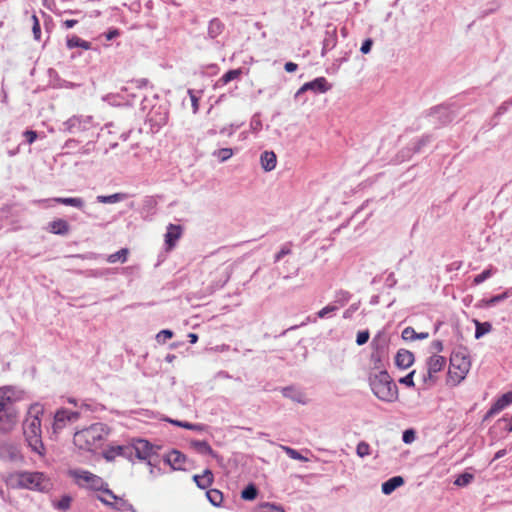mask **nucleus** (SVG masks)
<instances>
[{
    "label": "nucleus",
    "instance_id": "obj_10",
    "mask_svg": "<svg viewBox=\"0 0 512 512\" xmlns=\"http://www.w3.org/2000/svg\"><path fill=\"white\" fill-rule=\"evenodd\" d=\"M153 446L150 442L144 439H137L131 444V459L133 456L138 458L139 460L147 461L149 466L153 465L152 456H153Z\"/></svg>",
    "mask_w": 512,
    "mask_h": 512
},
{
    "label": "nucleus",
    "instance_id": "obj_11",
    "mask_svg": "<svg viewBox=\"0 0 512 512\" xmlns=\"http://www.w3.org/2000/svg\"><path fill=\"white\" fill-rule=\"evenodd\" d=\"M432 124L435 126L446 125L450 123L455 115L450 106L438 105L429 110L427 113Z\"/></svg>",
    "mask_w": 512,
    "mask_h": 512
},
{
    "label": "nucleus",
    "instance_id": "obj_64",
    "mask_svg": "<svg viewBox=\"0 0 512 512\" xmlns=\"http://www.w3.org/2000/svg\"><path fill=\"white\" fill-rule=\"evenodd\" d=\"M78 144H79V141H78V140H76V139H68V140L64 143L63 148H64V149H67V150H71V149L76 148Z\"/></svg>",
    "mask_w": 512,
    "mask_h": 512
},
{
    "label": "nucleus",
    "instance_id": "obj_19",
    "mask_svg": "<svg viewBox=\"0 0 512 512\" xmlns=\"http://www.w3.org/2000/svg\"><path fill=\"white\" fill-rule=\"evenodd\" d=\"M446 364V359L440 355H433L427 362L428 377L432 378L434 374L440 372Z\"/></svg>",
    "mask_w": 512,
    "mask_h": 512
},
{
    "label": "nucleus",
    "instance_id": "obj_9",
    "mask_svg": "<svg viewBox=\"0 0 512 512\" xmlns=\"http://www.w3.org/2000/svg\"><path fill=\"white\" fill-rule=\"evenodd\" d=\"M80 418L78 411H70L65 408L58 409L55 412L52 429L54 433H59L67 425L76 422Z\"/></svg>",
    "mask_w": 512,
    "mask_h": 512
},
{
    "label": "nucleus",
    "instance_id": "obj_5",
    "mask_svg": "<svg viewBox=\"0 0 512 512\" xmlns=\"http://www.w3.org/2000/svg\"><path fill=\"white\" fill-rule=\"evenodd\" d=\"M14 392L10 387L0 388V432H9L17 422Z\"/></svg>",
    "mask_w": 512,
    "mask_h": 512
},
{
    "label": "nucleus",
    "instance_id": "obj_62",
    "mask_svg": "<svg viewBox=\"0 0 512 512\" xmlns=\"http://www.w3.org/2000/svg\"><path fill=\"white\" fill-rule=\"evenodd\" d=\"M25 137H26V140L29 144H32L36 138H37V133L33 130H27L25 131L24 133Z\"/></svg>",
    "mask_w": 512,
    "mask_h": 512
},
{
    "label": "nucleus",
    "instance_id": "obj_33",
    "mask_svg": "<svg viewBox=\"0 0 512 512\" xmlns=\"http://www.w3.org/2000/svg\"><path fill=\"white\" fill-rule=\"evenodd\" d=\"M496 408L501 412L507 406L512 404V391L504 393L501 397H499L494 403Z\"/></svg>",
    "mask_w": 512,
    "mask_h": 512
},
{
    "label": "nucleus",
    "instance_id": "obj_6",
    "mask_svg": "<svg viewBox=\"0 0 512 512\" xmlns=\"http://www.w3.org/2000/svg\"><path fill=\"white\" fill-rule=\"evenodd\" d=\"M470 369V361L462 353H453L450 358L448 377L454 384L463 380Z\"/></svg>",
    "mask_w": 512,
    "mask_h": 512
},
{
    "label": "nucleus",
    "instance_id": "obj_1",
    "mask_svg": "<svg viewBox=\"0 0 512 512\" xmlns=\"http://www.w3.org/2000/svg\"><path fill=\"white\" fill-rule=\"evenodd\" d=\"M44 412L43 406L35 403L30 406L27 416L23 421V434L28 446L39 456H44L46 449L42 441L40 415Z\"/></svg>",
    "mask_w": 512,
    "mask_h": 512
},
{
    "label": "nucleus",
    "instance_id": "obj_43",
    "mask_svg": "<svg viewBox=\"0 0 512 512\" xmlns=\"http://www.w3.org/2000/svg\"><path fill=\"white\" fill-rule=\"evenodd\" d=\"M473 478L474 476L470 473H462L456 478L454 484L459 487H464L468 485L473 480Z\"/></svg>",
    "mask_w": 512,
    "mask_h": 512
},
{
    "label": "nucleus",
    "instance_id": "obj_13",
    "mask_svg": "<svg viewBox=\"0 0 512 512\" xmlns=\"http://www.w3.org/2000/svg\"><path fill=\"white\" fill-rule=\"evenodd\" d=\"M282 395L285 398L292 400L293 402L305 405L308 403L306 394L295 386H287L281 389Z\"/></svg>",
    "mask_w": 512,
    "mask_h": 512
},
{
    "label": "nucleus",
    "instance_id": "obj_63",
    "mask_svg": "<svg viewBox=\"0 0 512 512\" xmlns=\"http://www.w3.org/2000/svg\"><path fill=\"white\" fill-rule=\"evenodd\" d=\"M499 412L500 411L496 408V406L494 404H492L490 409L486 412L483 420L486 421V420L490 419L491 417H493L494 415L498 414Z\"/></svg>",
    "mask_w": 512,
    "mask_h": 512
},
{
    "label": "nucleus",
    "instance_id": "obj_61",
    "mask_svg": "<svg viewBox=\"0 0 512 512\" xmlns=\"http://www.w3.org/2000/svg\"><path fill=\"white\" fill-rule=\"evenodd\" d=\"M130 84L133 86V87H136L138 89H141L145 86H147L148 84V80L145 79V78H142V79H136V80H133L130 82Z\"/></svg>",
    "mask_w": 512,
    "mask_h": 512
},
{
    "label": "nucleus",
    "instance_id": "obj_14",
    "mask_svg": "<svg viewBox=\"0 0 512 512\" xmlns=\"http://www.w3.org/2000/svg\"><path fill=\"white\" fill-rule=\"evenodd\" d=\"M98 500L119 512H136L131 503L120 497H118L115 501L111 502L102 496H98Z\"/></svg>",
    "mask_w": 512,
    "mask_h": 512
},
{
    "label": "nucleus",
    "instance_id": "obj_24",
    "mask_svg": "<svg viewBox=\"0 0 512 512\" xmlns=\"http://www.w3.org/2000/svg\"><path fill=\"white\" fill-rule=\"evenodd\" d=\"M193 480L200 489H207L213 482V473L206 469L202 475H194Z\"/></svg>",
    "mask_w": 512,
    "mask_h": 512
},
{
    "label": "nucleus",
    "instance_id": "obj_58",
    "mask_svg": "<svg viewBox=\"0 0 512 512\" xmlns=\"http://www.w3.org/2000/svg\"><path fill=\"white\" fill-rule=\"evenodd\" d=\"M359 309V304L354 303L347 308L343 313V318L349 319L353 316V314Z\"/></svg>",
    "mask_w": 512,
    "mask_h": 512
},
{
    "label": "nucleus",
    "instance_id": "obj_59",
    "mask_svg": "<svg viewBox=\"0 0 512 512\" xmlns=\"http://www.w3.org/2000/svg\"><path fill=\"white\" fill-rule=\"evenodd\" d=\"M372 45H373V41L372 39L370 38H367L363 41L361 47H360V51L363 53V54H367L371 51V48H372Z\"/></svg>",
    "mask_w": 512,
    "mask_h": 512
},
{
    "label": "nucleus",
    "instance_id": "obj_2",
    "mask_svg": "<svg viewBox=\"0 0 512 512\" xmlns=\"http://www.w3.org/2000/svg\"><path fill=\"white\" fill-rule=\"evenodd\" d=\"M368 381L373 394L379 400L387 403L398 400V387L386 370L371 371Z\"/></svg>",
    "mask_w": 512,
    "mask_h": 512
},
{
    "label": "nucleus",
    "instance_id": "obj_12",
    "mask_svg": "<svg viewBox=\"0 0 512 512\" xmlns=\"http://www.w3.org/2000/svg\"><path fill=\"white\" fill-rule=\"evenodd\" d=\"M331 89V85L328 83L325 77H318L310 82L304 83L296 92L295 98H299L303 93L311 91L315 94L325 93Z\"/></svg>",
    "mask_w": 512,
    "mask_h": 512
},
{
    "label": "nucleus",
    "instance_id": "obj_51",
    "mask_svg": "<svg viewBox=\"0 0 512 512\" xmlns=\"http://www.w3.org/2000/svg\"><path fill=\"white\" fill-rule=\"evenodd\" d=\"M416 439V432L413 429H406L402 434V441L405 444H411Z\"/></svg>",
    "mask_w": 512,
    "mask_h": 512
},
{
    "label": "nucleus",
    "instance_id": "obj_25",
    "mask_svg": "<svg viewBox=\"0 0 512 512\" xmlns=\"http://www.w3.org/2000/svg\"><path fill=\"white\" fill-rule=\"evenodd\" d=\"M66 45H67V48H69V49H73L76 47L82 48L84 50L91 49L90 42L83 40L76 35H71V36L67 37Z\"/></svg>",
    "mask_w": 512,
    "mask_h": 512
},
{
    "label": "nucleus",
    "instance_id": "obj_22",
    "mask_svg": "<svg viewBox=\"0 0 512 512\" xmlns=\"http://www.w3.org/2000/svg\"><path fill=\"white\" fill-rule=\"evenodd\" d=\"M404 484V479L401 476H394L382 483L381 491L385 495H390L398 487Z\"/></svg>",
    "mask_w": 512,
    "mask_h": 512
},
{
    "label": "nucleus",
    "instance_id": "obj_38",
    "mask_svg": "<svg viewBox=\"0 0 512 512\" xmlns=\"http://www.w3.org/2000/svg\"><path fill=\"white\" fill-rule=\"evenodd\" d=\"M157 206V200L153 196H147L143 200V212L146 214H154Z\"/></svg>",
    "mask_w": 512,
    "mask_h": 512
},
{
    "label": "nucleus",
    "instance_id": "obj_28",
    "mask_svg": "<svg viewBox=\"0 0 512 512\" xmlns=\"http://www.w3.org/2000/svg\"><path fill=\"white\" fill-rule=\"evenodd\" d=\"M223 28H224V25L219 19H217V18L212 19L209 22V26H208L209 37L212 39L218 37L222 33Z\"/></svg>",
    "mask_w": 512,
    "mask_h": 512
},
{
    "label": "nucleus",
    "instance_id": "obj_3",
    "mask_svg": "<svg viewBox=\"0 0 512 512\" xmlns=\"http://www.w3.org/2000/svg\"><path fill=\"white\" fill-rule=\"evenodd\" d=\"M108 431L105 424L97 422L91 426L77 431L73 442L81 450L94 451L102 445Z\"/></svg>",
    "mask_w": 512,
    "mask_h": 512
},
{
    "label": "nucleus",
    "instance_id": "obj_41",
    "mask_svg": "<svg viewBox=\"0 0 512 512\" xmlns=\"http://www.w3.org/2000/svg\"><path fill=\"white\" fill-rule=\"evenodd\" d=\"M220 162H225L230 159L233 155V150L231 148H221L213 153Z\"/></svg>",
    "mask_w": 512,
    "mask_h": 512
},
{
    "label": "nucleus",
    "instance_id": "obj_37",
    "mask_svg": "<svg viewBox=\"0 0 512 512\" xmlns=\"http://www.w3.org/2000/svg\"><path fill=\"white\" fill-rule=\"evenodd\" d=\"M323 44L326 48L333 49L337 44V33L334 28L332 31L327 30L323 39Z\"/></svg>",
    "mask_w": 512,
    "mask_h": 512
},
{
    "label": "nucleus",
    "instance_id": "obj_30",
    "mask_svg": "<svg viewBox=\"0 0 512 512\" xmlns=\"http://www.w3.org/2000/svg\"><path fill=\"white\" fill-rule=\"evenodd\" d=\"M475 323V338L480 339L485 334L489 333L492 330V324L490 322H480L478 320H474Z\"/></svg>",
    "mask_w": 512,
    "mask_h": 512
},
{
    "label": "nucleus",
    "instance_id": "obj_32",
    "mask_svg": "<svg viewBox=\"0 0 512 512\" xmlns=\"http://www.w3.org/2000/svg\"><path fill=\"white\" fill-rule=\"evenodd\" d=\"M402 338L404 340H416V339H425L428 337V333H416V331L412 327H406L402 331Z\"/></svg>",
    "mask_w": 512,
    "mask_h": 512
},
{
    "label": "nucleus",
    "instance_id": "obj_36",
    "mask_svg": "<svg viewBox=\"0 0 512 512\" xmlns=\"http://www.w3.org/2000/svg\"><path fill=\"white\" fill-rule=\"evenodd\" d=\"M507 298H508V292H503L501 294L492 296L489 299H483L482 305L485 307H493V306L497 305L498 303L504 301Z\"/></svg>",
    "mask_w": 512,
    "mask_h": 512
},
{
    "label": "nucleus",
    "instance_id": "obj_47",
    "mask_svg": "<svg viewBox=\"0 0 512 512\" xmlns=\"http://www.w3.org/2000/svg\"><path fill=\"white\" fill-rule=\"evenodd\" d=\"M432 140L430 135H424L421 138H419L416 143L414 144L413 151L418 153L421 151L422 147L430 143Z\"/></svg>",
    "mask_w": 512,
    "mask_h": 512
},
{
    "label": "nucleus",
    "instance_id": "obj_57",
    "mask_svg": "<svg viewBox=\"0 0 512 512\" xmlns=\"http://www.w3.org/2000/svg\"><path fill=\"white\" fill-rule=\"evenodd\" d=\"M103 35L107 41H111L120 35V30L117 28H111L107 32H105Z\"/></svg>",
    "mask_w": 512,
    "mask_h": 512
},
{
    "label": "nucleus",
    "instance_id": "obj_34",
    "mask_svg": "<svg viewBox=\"0 0 512 512\" xmlns=\"http://www.w3.org/2000/svg\"><path fill=\"white\" fill-rule=\"evenodd\" d=\"M206 496L209 502L216 507L220 506L223 501V494L217 489L208 490Z\"/></svg>",
    "mask_w": 512,
    "mask_h": 512
},
{
    "label": "nucleus",
    "instance_id": "obj_7",
    "mask_svg": "<svg viewBox=\"0 0 512 512\" xmlns=\"http://www.w3.org/2000/svg\"><path fill=\"white\" fill-rule=\"evenodd\" d=\"M92 127L91 116H72L67 121L63 122L61 131L68 132L70 134H77L85 132Z\"/></svg>",
    "mask_w": 512,
    "mask_h": 512
},
{
    "label": "nucleus",
    "instance_id": "obj_4",
    "mask_svg": "<svg viewBox=\"0 0 512 512\" xmlns=\"http://www.w3.org/2000/svg\"><path fill=\"white\" fill-rule=\"evenodd\" d=\"M9 484L13 488L47 492L52 484L50 479L43 472L19 471L12 474L9 478Z\"/></svg>",
    "mask_w": 512,
    "mask_h": 512
},
{
    "label": "nucleus",
    "instance_id": "obj_26",
    "mask_svg": "<svg viewBox=\"0 0 512 512\" xmlns=\"http://www.w3.org/2000/svg\"><path fill=\"white\" fill-rule=\"evenodd\" d=\"M126 198H127V194H125V193H115V194H111V195H98L96 197V201L98 203H103V204H113V203L123 201Z\"/></svg>",
    "mask_w": 512,
    "mask_h": 512
},
{
    "label": "nucleus",
    "instance_id": "obj_16",
    "mask_svg": "<svg viewBox=\"0 0 512 512\" xmlns=\"http://www.w3.org/2000/svg\"><path fill=\"white\" fill-rule=\"evenodd\" d=\"M182 228L180 225L169 224L165 233V244L170 250L175 247L176 242L181 237Z\"/></svg>",
    "mask_w": 512,
    "mask_h": 512
},
{
    "label": "nucleus",
    "instance_id": "obj_52",
    "mask_svg": "<svg viewBox=\"0 0 512 512\" xmlns=\"http://www.w3.org/2000/svg\"><path fill=\"white\" fill-rule=\"evenodd\" d=\"M336 310H338V306L337 305H327V306H325L324 308H322L321 310H319L317 312V317L318 318H324L328 314H330L332 312H335Z\"/></svg>",
    "mask_w": 512,
    "mask_h": 512
},
{
    "label": "nucleus",
    "instance_id": "obj_46",
    "mask_svg": "<svg viewBox=\"0 0 512 512\" xmlns=\"http://www.w3.org/2000/svg\"><path fill=\"white\" fill-rule=\"evenodd\" d=\"M356 453L359 457L363 458L370 454V446L367 442L361 441L357 444Z\"/></svg>",
    "mask_w": 512,
    "mask_h": 512
},
{
    "label": "nucleus",
    "instance_id": "obj_18",
    "mask_svg": "<svg viewBox=\"0 0 512 512\" xmlns=\"http://www.w3.org/2000/svg\"><path fill=\"white\" fill-rule=\"evenodd\" d=\"M414 362V355L406 349H400L395 356V364L400 369L409 368Z\"/></svg>",
    "mask_w": 512,
    "mask_h": 512
},
{
    "label": "nucleus",
    "instance_id": "obj_42",
    "mask_svg": "<svg viewBox=\"0 0 512 512\" xmlns=\"http://www.w3.org/2000/svg\"><path fill=\"white\" fill-rule=\"evenodd\" d=\"M168 421L173 425H176V426H179V427H182L185 429L202 430V425H200V424H193V423H189V422H185V421L172 420V419H169Z\"/></svg>",
    "mask_w": 512,
    "mask_h": 512
},
{
    "label": "nucleus",
    "instance_id": "obj_48",
    "mask_svg": "<svg viewBox=\"0 0 512 512\" xmlns=\"http://www.w3.org/2000/svg\"><path fill=\"white\" fill-rule=\"evenodd\" d=\"M291 246L290 242L284 244L279 252L275 254L274 262H279L284 256L289 255L291 253Z\"/></svg>",
    "mask_w": 512,
    "mask_h": 512
},
{
    "label": "nucleus",
    "instance_id": "obj_35",
    "mask_svg": "<svg viewBox=\"0 0 512 512\" xmlns=\"http://www.w3.org/2000/svg\"><path fill=\"white\" fill-rule=\"evenodd\" d=\"M352 295L350 292L345 290H339L335 293L334 303L337 304L338 308L344 306L351 299Z\"/></svg>",
    "mask_w": 512,
    "mask_h": 512
},
{
    "label": "nucleus",
    "instance_id": "obj_56",
    "mask_svg": "<svg viewBox=\"0 0 512 512\" xmlns=\"http://www.w3.org/2000/svg\"><path fill=\"white\" fill-rule=\"evenodd\" d=\"M415 374V371H411L409 374H407L406 376L400 378L399 382L401 384H404L408 387H413L414 386V381H413V376Z\"/></svg>",
    "mask_w": 512,
    "mask_h": 512
},
{
    "label": "nucleus",
    "instance_id": "obj_55",
    "mask_svg": "<svg viewBox=\"0 0 512 512\" xmlns=\"http://www.w3.org/2000/svg\"><path fill=\"white\" fill-rule=\"evenodd\" d=\"M251 130L254 132H258L262 128V122L258 115H254L250 122Z\"/></svg>",
    "mask_w": 512,
    "mask_h": 512
},
{
    "label": "nucleus",
    "instance_id": "obj_23",
    "mask_svg": "<svg viewBox=\"0 0 512 512\" xmlns=\"http://www.w3.org/2000/svg\"><path fill=\"white\" fill-rule=\"evenodd\" d=\"M49 231L56 235L64 236L70 231L68 222L64 219H56L49 223Z\"/></svg>",
    "mask_w": 512,
    "mask_h": 512
},
{
    "label": "nucleus",
    "instance_id": "obj_53",
    "mask_svg": "<svg viewBox=\"0 0 512 512\" xmlns=\"http://www.w3.org/2000/svg\"><path fill=\"white\" fill-rule=\"evenodd\" d=\"M369 331L365 330V331H359L357 333V337H356V343L357 345L359 346H362L364 344H366L369 340Z\"/></svg>",
    "mask_w": 512,
    "mask_h": 512
},
{
    "label": "nucleus",
    "instance_id": "obj_44",
    "mask_svg": "<svg viewBox=\"0 0 512 512\" xmlns=\"http://www.w3.org/2000/svg\"><path fill=\"white\" fill-rule=\"evenodd\" d=\"M493 274H494L493 269H491V268L485 269L480 274H478L474 277L473 283L475 285H479V284L483 283L485 280L489 279Z\"/></svg>",
    "mask_w": 512,
    "mask_h": 512
},
{
    "label": "nucleus",
    "instance_id": "obj_29",
    "mask_svg": "<svg viewBox=\"0 0 512 512\" xmlns=\"http://www.w3.org/2000/svg\"><path fill=\"white\" fill-rule=\"evenodd\" d=\"M241 73H242L241 69L229 70L225 74H223L221 76V78H219V80L217 81V85L224 86V85L228 84L229 82H231L232 80L237 79L241 75Z\"/></svg>",
    "mask_w": 512,
    "mask_h": 512
},
{
    "label": "nucleus",
    "instance_id": "obj_39",
    "mask_svg": "<svg viewBox=\"0 0 512 512\" xmlns=\"http://www.w3.org/2000/svg\"><path fill=\"white\" fill-rule=\"evenodd\" d=\"M258 490L254 484L247 485L241 492V497L244 500H254L257 497Z\"/></svg>",
    "mask_w": 512,
    "mask_h": 512
},
{
    "label": "nucleus",
    "instance_id": "obj_20",
    "mask_svg": "<svg viewBox=\"0 0 512 512\" xmlns=\"http://www.w3.org/2000/svg\"><path fill=\"white\" fill-rule=\"evenodd\" d=\"M116 456L131 459V445L113 446L105 452V458L108 460L114 459Z\"/></svg>",
    "mask_w": 512,
    "mask_h": 512
},
{
    "label": "nucleus",
    "instance_id": "obj_17",
    "mask_svg": "<svg viewBox=\"0 0 512 512\" xmlns=\"http://www.w3.org/2000/svg\"><path fill=\"white\" fill-rule=\"evenodd\" d=\"M41 203L55 202L67 206H72L78 209H82L84 207V200L80 197H54L51 199H43L40 201Z\"/></svg>",
    "mask_w": 512,
    "mask_h": 512
},
{
    "label": "nucleus",
    "instance_id": "obj_40",
    "mask_svg": "<svg viewBox=\"0 0 512 512\" xmlns=\"http://www.w3.org/2000/svg\"><path fill=\"white\" fill-rule=\"evenodd\" d=\"M281 448L291 459L302 461V462H307L308 461V458L303 456L296 449H293V448H291L289 446H281Z\"/></svg>",
    "mask_w": 512,
    "mask_h": 512
},
{
    "label": "nucleus",
    "instance_id": "obj_49",
    "mask_svg": "<svg viewBox=\"0 0 512 512\" xmlns=\"http://www.w3.org/2000/svg\"><path fill=\"white\" fill-rule=\"evenodd\" d=\"M188 94L190 96L193 113L196 114L199 110V96L195 90L189 89Z\"/></svg>",
    "mask_w": 512,
    "mask_h": 512
},
{
    "label": "nucleus",
    "instance_id": "obj_60",
    "mask_svg": "<svg viewBox=\"0 0 512 512\" xmlns=\"http://www.w3.org/2000/svg\"><path fill=\"white\" fill-rule=\"evenodd\" d=\"M67 258H80V259H96L97 258V254L93 253V252H88L86 254H75V255H69L67 256Z\"/></svg>",
    "mask_w": 512,
    "mask_h": 512
},
{
    "label": "nucleus",
    "instance_id": "obj_27",
    "mask_svg": "<svg viewBox=\"0 0 512 512\" xmlns=\"http://www.w3.org/2000/svg\"><path fill=\"white\" fill-rule=\"evenodd\" d=\"M191 446L202 455H215L213 449L211 448L207 441L193 440L191 441Z\"/></svg>",
    "mask_w": 512,
    "mask_h": 512
},
{
    "label": "nucleus",
    "instance_id": "obj_50",
    "mask_svg": "<svg viewBox=\"0 0 512 512\" xmlns=\"http://www.w3.org/2000/svg\"><path fill=\"white\" fill-rule=\"evenodd\" d=\"M174 333L173 331L169 330V329H164V330H161L157 335H156V340L158 343H165L167 339H171L173 337Z\"/></svg>",
    "mask_w": 512,
    "mask_h": 512
},
{
    "label": "nucleus",
    "instance_id": "obj_45",
    "mask_svg": "<svg viewBox=\"0 0 512 512\" xmlns=\"http://www.w3.org/2000/svg\"><path fill=\"white\" fill-rule=\"evenodd\" d=\"M72 498L69 495H63L55 504L59 510H68L71 505Z\"/></svg>",
    "mask_w": 512,
    "mask_h": 512
},
{
    "label": "nucleus",
    "instance_id": "obj_31",
    "mask_svg": "<svg viewBox=\"0 0 512 512\" xmlns=\"http://www.w3.org/2000/svg\"><path fill=\"white\" fill-rule=\"evenodd\" d=\"M128 254H129V250L127 248H122L119 251H117L113 254H110L106 258V260L109 263H116L118 261H120L121 263H124L127 261Z\"/></svg>",
    "mask_w": 512,
    "mask_h": 512
},
{
    "label": "nucleus",
    "instance_id": "obj_8",
    "mask_svg": "<svg viewBox=\"0 0 512 512\" xmlns=\"http://www.w3.org/2000/svg\"><path fill=\"white\" fill-rule=\"evenodd\" d=\"M70 475L77 481L78 485H82L81 481H83L89 488L96 491L103 489V486H107V483L101 477L89 471L75 469L70 471Z\"/></svg>",
    "mask_w": 512,
    "mask_h": 512
},
{
    "label": "nucleus",
    "instance_id": "obj_54",
    "mask_svg": "<svg viewBox=\"0 0 512 512\" xmlns=\"http://www.w3.org/2000/svg\"><path fill=\"white\" fill-rule=\"evenodd\" d=\"M261 512H285V511L280 506H277V505H274V504H270V503H265L262 506V511Z\"/></svg>",
    "mask_w": 512,
    "mask_h": 512
},
{
    "label": "nucleus",
    "instance_id": "obj_15",
    "mask_svg": "<svg viewBox=\"0 0 512 512\" xmlns=\"http://www.w3.org/2000/svg\"><path fill=\"white\" fill-rule=\"evenodd\" d=\"M165 463L170 465L174 470L184 469L183 465L186 461V456L178 450H172L164 457Z\"/></svg>",
    "mask_w": 512,
    "mask_h": 512
},
{
    "label": "nucleus",
    "instance_id": "obj_21",
    "mask_svg": "<svg viewBox=\"0 0 512 512\" xmlns=\"http://www.w3.org/2000/svg\"><path fill=\"white\" fill-rule=\"evenodd\" d=\"M261 167L264 171L270 172L275 169L277 164V157L273 151H264L260 156Z\"/></svg>",
    "mask_w": 512,
    "mask_h": 512
}]
</instances>
